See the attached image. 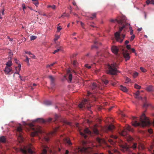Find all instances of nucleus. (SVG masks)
Listing matches in <instances>:
<instances>
[{"label": "nucleus", "instance_id": "obj_14", "mask_svg": "<svg viewBox=\"0 0 154 154\" xmlns=\"http://www.w3.org/2000/svg\"><path fill=\"white\" fill-rule=\"evenodd\" d=\"M88 103V100L87 99H85L83 100L82 101L81 103L79 105V107H80V108H83L84 107H85V104L86 103Z\"/></svg>", "mask_w": 154, "mask_h": 154}, {"label": "nucleus", "instance_id": "obj_17", "mask_svg": "<svg viewBox=\"0 0 154 154\" xmlns=\"http://www.w3.org/2000/svg\"><path fill=\"white\" fill-rule=\"evenodd\" d=\"M21 66L20 64H18V66L17 67H15V70L16 72L14 73V74H19V72L21 69Z\"/></svg>", "mask_w": 154, "mask_h": 154}, {"label": "nucleus", "instance_id": "obj_62", "mask_svg": "<svg viewBox=\"0 0 154 154\" xmlns=\"http://www.w3.org/2000/svg\"><path fill=\"white\" fill-rule=\"evenodd\" d=\"M151 4L154 5V0H151Z\"/></svg>", "mask_w": 154, "mask_h": 154}, {"label": "nucleus", "instance_id": "obj_6", "mask_svg": "<svg viewBox=\"0 0 154 154\" xmlns=\"http://www.w3.org/2000/svg\"><path fill=\"white\" fill-rule=\"evenodd\" d=\"M28 125L33 131V132H32L31 134L32 137L37 135L38 134H41L42 132V128L40 127H36L32 123L29 124Z\"/></svg>", "mask_w": 154, "mask_h": 154}, {"label": "nucleus", "instance_id": "obj_24", "mask_svg": "<svg viewBox=\"0 0 154 154\" xmlns=\"http://www.w3.org/2000/svg\"><path fill=\"white\" fill-rule=\"evenodd\" d=\"M33 3L36 7H38V2L37 0H32Z\"/></svg>", "mask_w": 154, "mask_h": 154}, {"label": "nucleus", "instance_id": "obj_64", "mask_svg": "<svg viewBox=\"0 0 154 154\" xmlns=\"http://www.w3.org/2000/svg\"><path fill=\"white\" fill-rule=\"evenodd\" d=\"M108 153L109 154H112V152H111L110 150L108 151Z\"/></svg>", "mask_w": 154, "mask_h": 154}, {"label": "nucleus", "instance_id": "obj_7", "mask_svg": "<svg viewBox=\"0 0 154 154\" xmlns=\"http://www.w3.org/2000/svg\"><path fill=\"white\" fill-rule=\"evenodd\" d=\"M92 150L90 147H87L84 146L82 148L79 147L75 150V153L74 154H77V152L82 153H88L90 152Z\"/></svg>", "mask_w": 154, "mask_h": 154}, {"label": "nucleus", "instance_id": "obj_60", "mask_svg": "<svg viewBox=\"0 0 154 154\" xmlns=\"http://www.w3.org/2000/svg\"><path fill=\"white\" fill-rule=\"evenodd\" d=\"M129 42L128 41V40H126L125 42V44H126V45H127V44H128Z\"/></svg>", "mask_w": 154, "mask_h": 154}, {"label": "nucleus", "instance_id": "obj_45", "mask_svg": "<svg viewBox=\"0 0 154 154\" xmlns=\"http://www.w3.org/2000/svg\"><path fill=\"white\" fill-rule=\"evenodd\" d=\"M96 13L93 14L92 15V16L91 17V18L92 19L94 18H95L96 17Z\"/></svg>", "mask_w": 154, "mask_h": 154}, {"label": "nucleus", "instance_id": "obj_59", "mask_svg": "<svg viewBox=\"0 0 154 154\" xmlns=\"http://www.w3.org/2000/svg\"><path fill=\"white\" fill-rule=\"evenodd\" d=\"M153 148V146H151L150 147V149H149V151H151L152 149Z\"/></svg>", "mask_w": 154, "mask_h": 154}, {"label": "nucleus", "instance_id": "obj_16", "mask_svg": "<svg viewBox=\"0 0 154 154\" xmlns=\"http://www.w3.org/2000/svg\"><path fill=\"white\" fill-rule=\"evenodd\" d=\"M123 55L124 58L125 59V60L126 61H127V60H129L130 58V56L128 53L126 52L123 53Z\"/></svg>", "mask_w": 154, "mask_h": 154}, {"label": "nucleus", "instance_id": "obj_37", "mask_svg": "<svg viewBox=\"0 0 154 154\" xmlns=\"http://www.w3.org/2000/svg\"><path fill=\"white\" fill-rule=\"evenodd\" d=\"M39 120H41V121L42 122H45L44 120L43 119H37L34 120L33 121V122H36V121H38Z\"/></svg>", "mask_w": 154, "mask_h": 154}, {"label": "nucleus", "instance_id": "obj_11", "mask_svg": "<svg viewBox=\"0 0 154 154\" xmlns=\"http://www.w3.org/2000/svg\"><path fill=\"white\" fill-rule=\"evenodd\" d=\"M4 71L6 75L11 74L13 73L11 67H5Z\"/></svg>", "mask_w": 154, "mask_h": 154}, {"label": "nucleus", "instance_id": "obj_30", "mask_svg": "<svg viewBox=\"0 0 154 154\" xmlns=\"http://www.w3.org/2000/svg\"><path fill=\"white\" fill-rule=\"evenodd\" d=\"M152 86H149L147 88V90L148 91H151L152 90Z\"/></svg>", "mask_w": 154, "mask_h": 154}, {"label": "nucleus", "instance_id": "obj_35", "mask_svg": "<svg viewBox=\"0 0 154 154\" xmlns=\"http://www.w3.org/2000/svg\"><path fill=\"white\" fill-rule=\"evenodd\" d=\"M64 123L68 125H71V122H68L66 120H64Z\"/></svg>", "mask_w": 154, "mask_h": 154}, {"label": "nucleus", "instance_id": "obj_15", "mask_svg": "<svg viewBox=\"0 0 154 154\" xmlns=\"http://www.w3.org/2000/svg\"><path fill=\"white\" fill-rule=\"evenodd\" d=\"M135 97L138 100H142V97L141 96H140V91H137V92L134 94Z\"/></svg>", "mask_w": 154, "mask_h": 154}, {"label": "nucleus", "instance_id": "obj_55", "mask_svg": "<svg viewBox=\"0 0 154 154\" xmlns=\"http://www.w3.org/2000/svg\"><path fill=\"white\" fill-rule=\"evenodd\" d=\"M114 107V106H112L111 107H109L108 109V111H110Z\"/></svg>", "mask_w": 154, "mask_h": 154}, {"label": "nucleus", "instance_id": "obj_1", "mask_svg": "<svg viewBox=\"0 0 154 154\" xmlns=\"http://www.w3.org/2000/svg\"><path fill=\"white\" fill-rule=\"evenodd\" d=\"M115 20L117 23L121 25L122 26V27L119 28V30L118 32H116L115 34V36L117 42H119L120 43H122L124 39L125 38V35L124 34L122 35V38L121 37L120 35V33L124 28H126L128 26H129V29L131 30L130 34L131 35L133 34V31L132 29V28L131 26H130V24L126 23L123 22L121 20H118L116 19Z\"/></svg>", "mask_w": 154, "mask_h": 154}, {"label": "nucleus", "instance_id": "obj_40", "mask_svg": "<svg viewBox=\"0 0 154 154\" xmlns=\"http://www.w3.org/2000/svg\"><path fill=\"white\" fill-rule=\"evenodd\" d=\"M110 137H111L113 138L114 139H117V137H118L117 136H114L113 135H110Z\"/></svg>", "mask_w": 154, "mask_h": 154}, {"label": "nucleus", "instance_id": "obj_43", "mask_svg": "<svg viewBox=\"0 0 154 154\" xmlns=\"http://www.w3.org/2000/svg\"><path fill=\"white\" fill-rule=\"evenodd\" d=\"M26 60H25V61L27 62V63H28V64L29 65V58L27 56H26Z\"/></svg>", "mask_w": 154, "mask_h": 154}, {"label": "nucleus", "instance_id": "obj_47", "mask_svg": "<svg viewBox=\"0 0 154 154\" xmlns=\"http://www.w3.org/2000/svg\"><path fill=\"white\" fill-rule=\"evenodd\" d=\"M148 132L150 134H152V130L151 129H149L148 130Z\"/></svg>", "mask_w": 154, "mask_h": 154}, {"label": "nucleus", "instance_id": "obj_5", "mask_svg": "<svg viewBox=\"0 0 154 154\" xmlns=\"http://www.w3.org/2000/svg\"><path fill=\"white\" fill-rule=\"evenodd\" d=\"M109 70L108 73L112 75H116L119 71L117 69L118 65L116 63L111 64H106Z\"/></svg>", "mask_w": 154, "mask_h": 154}, {"label": "nucleus", "instance_id": "obj_50", "mask_svg": "<svg viewBox=\"0 0 154 154\" xmlns=\"http://www.w3.org/2000/svg\"><path fill=\"white\" fill-rule=\"evenodd\" d=\"M51 8L53 9H56V7L55 5H51Z\"/></svg>", "mask_w": 154, "mask_h": 154}, {"label": "nucleus", "instance_id": "obj_61", "mask_svg": "<svg viewBox=\"0 0 154 154\" xmlns=\"http://www.w3.org/2000/svg\"><path fill=\"white\" fill-rule=\"evenodd\" d=\"M142 29V28H139L137 29V31H141Z\"/></svg>", "mask_w": 154, "mask_h": 154}, {"label": "nucleus", "instance_id": "obj_42", "mask_svg": "<svg viewBox=\"0 0 154 154\" xmlns=\"http://www.w3.org/2000/svg\"><path fill=\"white\" fill-rule=\"evenodd\" d=\"M140 69L143 72H145L146 71V69H145L143 67H141L140 68Z\"/></svg>", "mask_w": 154, "mask_h": 154}, {"label": "nucleus", "instance_id": "obj_53", "mask_svg": "<svg viewBox=\"0 0 154 154\" xmlns=\"http://www.w3.org/2000/svg\"><path fill=\"white\" fill-rule=\"evenodd\" d=\"M22 7L23 10V11L24 12V9L26 8V7L25 5L23 4L22 5Z\"/></svg>", "mask_w": 154, "mask_h": 154}, {"label": "nucleus", "instance_id": "obj_63", "mask_svg": "<svg viewBox=\"0 0 154 154\" xmlns=\"http://www.w3.org/2000/svg\"><path fill=\"white\" fill-rule=\"evenodd\" d=\"M25 53L26 54H29V55L31 54V53L30 52H26Z\"/></svg>", "mask_w": 154, "mask_h": 154}, {"label": "nucleus", "instance_id": "obj_33", "mask_svg": "<svg viewBox=\"0 0 154 154\" xmlns=\"http://www.w3.org/2000/svg\"><path fill=\"white\" fill-rule=\"evenodd\" d=\"M138 73L137 72L134 73L133 75V77L134 78L138 76Z\"/></svg>", "mask_w": 154, "mask_h": 154}, {"label": "nucleus", "instance_id": "obj_8", "mask_svg": "<svg viewBox=\"0 0 154 154\" xmlns=\"http://www.w3.org/2000/svg\"><path fill=\"white\" fill-rule=\"evenodd\" d=\"M33 148L31 145L28 146H24L23 148L20 149V151L23 154H33L34 152L32 150Z\"/></svg>", "mask_w": 154, "mask_h": 154}, {"label": "nucleus", "instance_id": "obj_4", "mask_svg": "<svg viewBox=\"0 0 154 154\" xmlns=\"http://www.w3.org/2000/svg\"><path fill=\"white\" fill-rule=\"evenodd\" d=\"M113 122V119L111 117H106V133L109 132L112 133L114 131L115 126L112 122Z\"/></svg>", "mask_w": 154, "mask_h": 154}, {"label": "nucleus", "instance_id": "obj_41", "mask_svg": "<svg viewBox=\"0 0 154 154\" xmlns=\"http://www.w3.org/2000/svg\"><path fill=\"white\" fill-rule=\"evenodd\" d=\"M60 50V49H58L56 50H55L54 52H53V53L54 54H55L57 52H58Z\"/></svg>", "mask_w": 154, "mask_h": 154}, {"label": "nucleus", "instance_id": "obj_48", "mask_svg": "<svg viewBox=\"0 0 154 154\" xmlns=\"http://www.w3.org/2000/svg\"><path fill=\"white\" fill-rule=\"evenodd\" d=\"M146 3L147 5H149L150 4H151V0L150 1L149 0H147L146 1Z\"/></svg>", "mask_w": 154, "mask_h": 154}, {"label": "nucleus", "instance_id": "obj_39", "mask_svg": "<svg viewBox=\"0 0 154 154\" xmlns=\"http://www.w3.org/2000/svg\"><path fill=\"white\" fill-rule=\"evenodd\" d=\"M135 38V35H132V36H131V38H130V40L131 41H132L134 40Z\"/></svg>", "mask_w": 154, "mask_h": 154}, {"label": "nucleus", "instance_id": "obj_27", "mask_svg": "<svg viewBox=\"0 0 154 154\" xmlns=\"http://www.w3.org/2000/svg\"><path fill=\"white\" fill-rule=\"evenodd\" d=\"M48 77L50 79L51 82H53L54 79V78L51 75L49 76Z\"/></svg>", "mask_w": 154, "mask_h": 154}, {"label": "nucleus", "instance_id": "obj_23", "mask_svg": "<svg viewBox=\"0 0 154 154\" xmlns=\"http://www.w3.org/2000/svg\"><path fill=\"white\" fill-rule=\"evenodd\" d=\"M65 141L69 145L72 144V143L69 138H65Z\"/></svg>", "mask_w": 154, "mask_h": 154}, {"label": "nucleus", "instance_id": "obj_18", "mask_svg": "<svg viewBox=\"0 0 154 154\" xmlns=\"http://www.w3.org/2000/svg\"><path fill=\"white\" fill-rule=\"evenodd\" d=\"M99 87L98 85L96 84L93 83L92 84L91 86V88L92 89H95Z\"/></svg>", "mask_w": 154, "mask_h": 154}, {"label": "nucleus", "instance_id": "obj_22", "mask_svg": "<svg viewBox=\"0 0 154 154\" xmlns=\"http://www.w3.org/2000/svg\"><path fill=\"white\" fill-rule=\"evenodd\" d=\"M44 104L47 106H49L51 104V102L49 100L45 101L44 102Z\"/></svg>", "mask_w": 154, "mask_h": 154}, {"label": "nucleus", "instance_id": "obj_26", "mask_svg": "<svg viewBox=\"0 0 154 154\" xmlns=\"http://www.w3.org/2000/svg\"><path fill=\"white\" fill-rule=\"evenodd\" d=\"M134 87L135 88L138 89H139L141 88V86L137 84L134 85Z\"/></svg>", "mask_w": 154, "mask_h": 154}, {"label": "nucleus", "instance_id": "obj_46", "mask_svg": "<svg viewBox=\"0 0 154 154\" xmlns=\"http://www.w3.org/2000/svg\"><path fill=\"white\" fill-rule=\"evenodd\" d=\"M57 31L58 32H59L60 30H61L62 28L60 27V26L57 27Z\"/></svg>", "mask_w": 154, "mask_h": 154}, {"label": "nucleus", "instance_id": "obj_9", "mask_svg": "<svg viewBox=\"0 0 154 154\" xmlns=\"http://www.w3.org/2000/svg\"><path fill=\"white\" fill-rule=\"evenodd\" d=\"M23 131L21 126L18 127L16 130V135L17 136L18 139L20 143L23 140V138L22 136Z\"/></svg>", "mask_w": 154, "mask_h": 154}, {"label": "nucleus", "instance_id": "obj_38", "mask_svg": "<svg viewBox=\"0 0 154 154\" xmlns=\"http://www.w3.org/2000/svg\"><path fill=\"white\" fill-rule=\"evenodd\" d=\"M66 16H67V15L65 13H63V14L62 15H61V16H60V17H59V18H60L62 17H66Z\"/></svg>", "mask_w": 154, "mask_h": 154}, {"label": "nucleus", "instance_id": "obj_3", "mask_svg": "<svg viewBox=\"0 0 154 154\" xmlns=\"http://www.w3.org/2000/svg\"><path fill=\"white\" fill-rule=\"evenodd\" d=\"M127 130L131 131H133V129L129 125H127L126 128L124 129V130H122L120 129L119 134L123 136H126L127 138V140L128 142H130L133 140L132 137L128 135Z\"/></svg>", "mask_w": 154, "mask_h": 154}, {"label": "nucleus", "instance_id": "obj_36", "mask_svg": "<svg viewBox=\"0 0 154 154\" xmlns=\"http://www.w3.org/2000/svg\"><path fill=\"white\" fill-rule=\"evenodd\" d=\"M29 56L31 58H32L33 59H35V56L34 55L32 54V53H31V54L29 55Z\"/></svg>", "mask_w": 154, "mask_h": 154}, {"label": "nucleus", "instance_id": "obj_52", "mask_svg": "<svg viewBox=\"0 0 154 154\" xmlns=\"http://www.w3.org/2000/svg\"><path fill=\"white\" fill-rule=\"evenodd\" d=\"M85 66L88 69H90L91 68V66H88V64H86L85 65Z\"/></svg>", "mask_w": 154, "mask_h": 154}, {"label": "nucleus", "instance_id": "obj_20", "mask_svg": "<svg viewBox=\"0 0 154 154\" xmlns=\"http://www.w3.org/2000/svg\"><path fill=\"white\" fill-rule=\"evenodd\" d=\"M6 141V138L5 137L2 136L0 137V142L4 143Z\"/></svg>", "mask_w": 154, "mask_h": 154}, {"label": "nucleus", "instance_id": "obj_2", "mask_svg": "<svg viewBox=\"0 0 154 154\" xmlns=\"http://www.w3.org/2000/svg\"><path fill=\"white\" fill-rule=\"evenodd\" d=\"M133 125L134 126H140L144 127L149 126L150 125V122L148 118L146 117L144 114H143L140 118V122H138L137 121L132 123Z\"/></svg>", "mask_w": 154, "mask_h": 154}, {"label": "nucleus", "instance_id": "obj_25", "mask_svg": "<svg viewBox=\"0 0 154 154\" xmlns=\"http://www.w3.org/2000/svg\"><path fill=\"white\" fill-rule=\"evenodd\" d=\"M60 37V35H55V38L54 39V41L55 43H56V41L58 40Z\"/></svg>", "mask_w": 154, "mask_h": 154}, {"label": "nucleus", "instance_id": "obj_58", "mask_svg": "<svg viewBox=\"0 0 154 154\" xmlns=\"http://www.w3.org/2000/svg\"><path fill=\"white\" fill-rule=\"evenodd\" d=\"M56 63V62H54L51 64H50V65L51 66H53Z\"/></svg>", "mask_w": 154, "mask_h": 154}, {"label": "nucleus", "instance_id": "obj_13", "mask_svg": "<svg viewBox=\"0 0 154 154\" xmlns=\"http://www.w3.org/2000/svg\"><path fill=\"white\" fill-rule=\"evenodd\" d=\"M111 50L113 53L116 55L117 54L119 51V49L116 46H112L111 47Z\"/></svg>", "mask_w": 154, "mask_h": 154}, {"label": "nucleus", "instance_id": "obj_44", "mask_svg": "<svg viewBox=\"0 0 154 154\" xmlns=\"http://www.w3.org/2000/svg\"><path fill=\"white\" fill-rule=\"evenodd\" d=\"M148 106V105L146 103H145L143 104V107L144 108H146Z\"/></svg>", "mask_w": 154, "mask_h": 154}, {"label": "nucleus", "instance_id": "obj_32", "mask_svg": "<svg viewBox=\"0 0 154 154\" xmlns=\"http://www.w3.org/2000/svg\"><path fill=\"white\" fill-rule=\"evenodd\" d=\"M97 140L100 144H101L102 142L103 141V140L100 138H98Z\"/></svg>", "mask_w": 154, "mask_h": 154}, {"label": "nucleus", "instance_id": "obj_56", "mask_svg": "<svg viewBox=\"0 0 154 154\" xmlns=\"http://www.w3.org/2000/svg\"><path fill=\"white\" fill-rule=\"evenodd\" d=\"M126 81H127V82H129L130 81V79L128 77L126 78Z\"/></svg>", "mask_w": 154, "mask_h": 154}, {"label": "nucleus", "instance_id": "obj_57", "mask_svg": "<svg viewBox=\"0 0 154 154\" xmlns=\"http://www.w3.org/2000/svg\"><path fill=\"white\" fill-rule=\"evenodd\" d=\"M91 48L92 49L94 48H97V47L96 45H93L92 46Z\"/></svg>", "mask_w": 154, "mask_h": 154}, {"label": "nucleus", "instance_id": "obj_31", "mask_svg": "<svg viewBox=\"0 0 154 154\" xmlns=\"http://www.w3.org/2000/svg\"><path fill=\"white\" fill-rule=\"evenodd\" d=\"M72 78V75L71 74H69V81L70 82H71Z\"/></svg>", "mask_w": 154, "mask_h": 154}, {"label": "nucleus", "instance_id": "obj_10", "mask_svg": "<svg viewBox=\"0 0 154 154\" xmlns=\"http://www.w3.org/2000/svg\"><path fill=\"white\" fill-rule=\"evenodd\" d=\"M76 126L78 128V130L79 132L80 135L82 137H84L85 138H86L87 137V135L86 134H90L91 133V131L89 130L87 128L84 130V132H82L81 131V129L79 127V125L78 124L76 125Z\"/></svg>", "mask_w": 154, "mask_h": 154}, {"label": "nucleus", "instance_id": "obj_29", "mask_svg": "<svg viewBox=\"0 0 154 154\" xmlns=\"http://www.w3.org/2000/svg\"><path fill=\"white\" fill-rule=\"evenodd\" d=\"M37 37L35 35H32L30 37V39L31 40H33L35 39Z\"/></svg>", "mask_w": 154, "mask_h": 154}, {"label": "nucleus", "instance_id": "obj_34", "mask_svg": "<svg viewBox=\"0 0 154 154\" xmlns=\"http://www.w3.org/2000/svg\"><path fill=\"white\" fill-rule=\"evenodd\" d=\"M58 127H57L55 129L53 132H51L50 133V134L51 135H53L54 133L57 131V130L58 129Z\"/></svg>", "mask_w": 154, "mask_h": 154}, {"label": "nucleus", "instance_id": "obj_28", "mask_svg": "<svg viewBox=\"0 0 154 154\" xmlns=\"http://www.w3.org/2000/svg\"><path fill=\"white\" fill-rule=\"evenodd\" d=\"M93 131L94 133L96 134H98V131L97 129H96L95 128H94L93 129Z\"/></svg>", "mask_w": 154, "mask_h": 154}, {"label": "nucleus", "instance_id": "obj_19", "mask_svg": "<svg viewBox=\"0 0 154 154\" xmlns=\"http://www.w3.org/2000/svg\"><path fill=\"white\" fill-rule=\"evenodd\" d=\"M120 89L122 91L126 92L128 91V89L125 87H124L122 85L120 86Z\"/></svg>", "mask_w": 154, "mask_h": 154}, {"label": "nucleus", "instance_id": "obj_12", "mask_svg": "<svg viewBox=\"0 0 154 154\" xmlns=\"http://www.w3.org/2000/svg\"><path fill=\"white\" fill-rule=\"evenodd\" d=\"M43 148L42 154H46L47 151L50 152H52V150L47 146H44L43 147Z\"/></svg>", "mask_w": 154, "mask_h": 154}, {"label": "nucleus", "instance_id": "obj_21", "mask_svg": "<svg viewBox=\"0 0 154 154\" xmlns=\"http://www.w3.org/2000/svg\"><path fill=\"white\" fill-rule=\"evenodd\" d=\"M6 66L8 67H11V66L12 65V63L11 60H9L8 62L6 64Z\"/></svg>", "mask_w": 154, "mask_h": 154}, {"label": "nucleus", "instance_id": "obj_51", "mask_svg": "<svg viewBox=\"0 0 154 154\" xmlns=\"http://www.w3.org/2000/svg\"><path fill=\"white\" fill-rule=\"evenodd\" d=\"M77 63V61H76L74 60L73 61V65H74V66H76Z\"/></svg>", "mask_w": 154, "mask_h": 154}, {"label": "nucleus", "instance_id": "obj_49", "mask_svg": "<svg viewBox=\"0 0 154 154\" xmlns=\"http://www.w3.org/2000/svg\"><path fill=\"white\" fill-rule=\"evenodd\" d=\"M126 48L128 50L131 49V45H127L126 46Z\"/></svg>", "mask_w": 154, "mask_h": 154}, {"label": "nucleus", "instance_id": "obj_54", "mask_svg": "<svg viewBox=\"0 0 154 154\" xmlns=\"http://www.w3.org/2000/svg\"><path fill=\"white\" fill-rule=\"evenodd\" d=\"M45 139L46 141H48L49 140V137H45Z\"/></svg>", "mask_w": 154, "mask_h": 154}]
</instances>
